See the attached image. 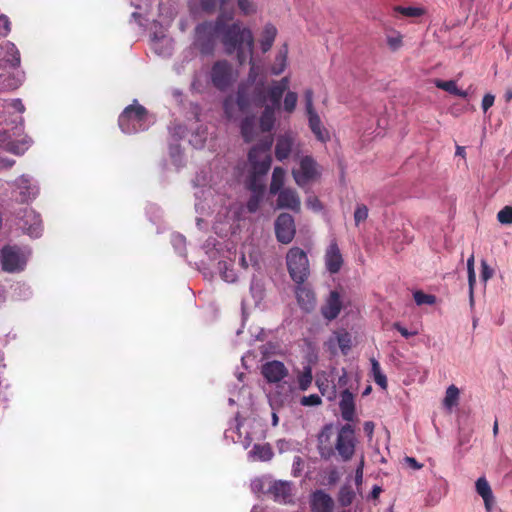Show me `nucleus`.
<instances>
[{
	"instance_id": "1",
	"label": "nucleus",
	"mask_w": 512,
	"mask_h": 512,
	"mask_svg": "<svg viewBox=\"0 0 512 512\" xmlns=\"http://www.w3.org/2000/svg\"><path fill=\"white\" fill-rule=\"evenodd\" d=\"M273 138L271 135H266L259 141L258 144L253 146L248 153V161L252 169V180L249 188L252 190V195L247 202V209L249 212L254 213L258 210L263 196V188L256 187V177L266 175L271 167V146Z\"/></svg>"
},
{
	"instance_id": "2",
	"label": "nucleus",
	"mask_w": 512,
	"mask_h": 512,
	"mask_svg": "<svg viewBox=\"0 0 512 512\" xmlns=\"http://www.w3.org/2000/svg\"><path fill=\"white\" fill-rule=\"evenodd\" d=\"M221 41L227 54L237 53L240 65L244 64L248 56L253 54L254 37L249 28L243 27L240 22L226 25L221 28Z\"/></svg>"
},
{
	"instance_id": "3",
	"label": "nucleus",
	"mask_w": 512,
	"mask_h": 512,
	"mask_svg": "<svg viewBox=\"0 0 512 512\" xmlns=\"http://www.w3.org/2000/svg\"><path fill=\"white\" fill-rule=\"evenodd\" d=\"M251 64L248 79L238 87L236 104L241 111H246L251 107H261L265 102L263 95V85L255 84L258 72L253 62L252 55L248 56Z\"/></svg>"
},
{
	"instance_id": "4",
	"label": "nucleus",
	"mask_w": 512,
	"mask_h": 512,
	"mask_svg": "<svg viewBox=\"0 0 512 512\" xmlns=\"http://www.w3.org/2000/svg\"><path fill=\"white\" fill-rule=\"evenodd\" d=\"M119 127L126 134H133L147 130L150 126L148 112L136 100L134 103L125 108L119 116Z\"/></svg>"
},
{
	"instance_id": "5",
	"label": "nucleus",
	"mask_w": 512,
	"mask_h": 512,
	"mask_svg": "<svg viewBox=\"0 0 512 512\" xmlns=\"http://www.w3.org/2000/svg\"><path fill=\"white\" fill-rule=\"evenodd\" d=\"M222 26V16H219L215 22L208 21L198 24L195 28L194 46L202 54H211L214 50L217 36H221Z\"/></svg>"
},
{
	"instance_id": "6",
	"label": "nucleus",
	"mask_w": 512,
	"mask_h": 512,
	"mask_svg": "<svg viewBox=\"0 0 512 512\" xmlns=\"http://www.w3.org/2000/svg\"><path fill=\"white\" fill-rule=\"evenodd\" d=\"M287 269L291 279L302 284L310 274L307 254L299 247H292L286 255Z\"/></svg>"
},
{
	"instance_id": "7",
	"label": "nucleus",
	"mask_w": 512,
	"mask_h": 512,
	"mask_svg": "<svg viewBox=\"0 0 512 512\" xmlns=\"http://www.w3.org/2000/svg\"><path fill=\"white\" fill-rule=\"evenodd\" d=\"M356 444L355 427L351 423L342 425L337 431L333 447L335 455L337 454L343 462L350 461L355 454Z\"/></svg>"
},
{
	"instance_id": "8",
	"label": "nucleus",
	"mask_w": 512,
	"mask_h": 512,
	"mask_svg": "<svg viewBox=\"0 0 512 512\" xmlns=\"http://www.w3.org/2000/svg\"><path fill=\"white\" fill-rule=\"evenodd\" d=\"M320 175L319 165L311 156L301 157L299 167L292 170V176L301 188H306L310 183L316 181Z\"/></svg>"
},
{
	"instance_id": "9",
	"label": "nucleus",
	"mask_w": 512,
	"mask_h": 512,
	"mask_svg": "<svg viewBox=\"0 0 512 512\" xmlns=\"http://www.w3.org/2000/svg\"><path fill=\"white\" fill-rule=\"evenodd\" d=\"M30 251L16 246H5L1 250L2 269L9 273L22 271L27 263Z\"/></svg>"
},
{
	"instance_id": "10",
	"label": "nucleus",
	"mask_w": 512,
	"mask_h": 512,
	"mask_svg": "<svg viewBox=\"0 0 512 512\" xmlns=\"http://www.w3.org/2000/svg\"><path fill=\"white\" fill-rule=\"evenodd\" d=\"M213 85L219 90L227 89L235 80L232 66L226 61H217L211 69L210 73Z\"/></svg>"
},
{
	"instance_id": "11",
	"label": "nucleus",
	"mask_w": 512,
	"mask_h": 512,
	"mask_svg": "<svg viewBox=\"0 0 512 512\" xmlns=\"http://www.w3.org/2000/svg\"><path fill=\"white\" fill-rule=\"evenodd\" d=\"M18 226L32 238H38L42 233L40 215L31 208H25L19 216Z\"/></svg>"
},
{
	"instance_id": "12",
	"label": "nucleus",
	"mask_w": 512,
	"mask_h": 512,
	"mask_svg": "<svg viewBox=\"0 0 512 512\" xmlns=\"http://www.w3.org/2000/svg\"><path fill=\"white\" fill-rule=\"evenodd\" d=\"M295 232L293 217L288 213L280 214L275 221L277 240L283 244H288L293 240Z\"/></svg>"
},
{
	"instance_id": "13",
	"label": "nucleus",
	"mask_w": 512,
	"mask_h": 512,
	"mask_svg": "<svg viewBox=\"0 0 512 512\" xmlns=\"http://www.w3.org/2000/svg\"><path fill=\"white\" fill-rule=\"evenodd\" d=\"M332 435L333 424L331 423L324 425L317 435V450L320 457L324 460H329L335 456L334 445L331 442Z\"/></svg>"
},
{
	"instance_id": "14",
	"label": "nucleus",
	"mask_w": 512,
	"mask_h": 512,
	"mask_svg": "<svg viewBox=\"0 0 512 512\" xmlns=\"http://www.w3.org/2000/svg\"><path fill=\"white\" fill-rule=\"evenodd\" d=\"M261 373L269 383H278L284 379L288 370L281 361H268L262 365Z\"/></svg>"
},
{
	"instance_id": "15",
	"label": "nucleus",
	"mask_w": 512,
	"mask_h": 512,
	"mask_svg": "<svg viewBox=\"0 0 512 512\" xmlns=\"http://www.w3.org/2000/svg\"><path fill=\"white\" fill-rule=\"evenodd\" d=\"M299 143L291 134L280 135L276 142L275 156L279 161L288 158L292 152L298 153Z\"/></svg>"
},
{
	"instance_id": "16",
	"label": "nucleus",
	"mask_w": 512,
	"mask_h": 512,
	"mask_svg": "<svg viewBox=\"0 0 512 512\" xmlns=\"http://www.w3.org/2000/svg\"><path fill=\"white\" fill-rule=\"evenodd\" d=\"M277 206L282 209L300 211L301 201L297 192L292 188H283L277 193Z\"/></svg>"
},
{
	"instance_id": "17",
	"label": "nucleus",
	"mask_w": 512,
	"mask_h": 512,
	"mask_svg": "<svg viewBox=\"0 0 512 512\" xmlns=\"http://www.w3.org/2000/svg\"><path fill=\"white\" fill-rule=\"evenodd\" d=\"M339 408L341 417L347 423L353 422L356 416L354 395L345 388L340 394Z\"/></svg>"
},
{
	"instance_id": "18",
	"label": "nucleus",
	"mask_w": 512,
	"mask_h": 512,
	"mask_svg": "<svg viewBox=\"0 0 512 512\" xmlns=\"http://www.w3.org/2000/svg\"><path fill=\"white\" fill-rule=\"evenodd\" d=\"M325 264L327 270L332 274L339 272L342 267L343 258L335 240L331 241L326 250Z\"/></svg>"
},
{
	"instance_id": "19",
	"label": "nucleus",
	"mask_w": 512,
	"mask_h": 512,
	"mask_svg": "<svg viewBox=\"0 0 512 512\" xmlns=\"http://www.w3.org/2000/svg\"><path fill=\"white\" fill-rule=\"evenodd\" d=\"M334 500L322 490L315 491L311 496L310 506L312 512H333Z\"/></svg>"
},
{
	"instance_id": "20",
	"label": "nucleus",
	"mask_w": 512,
	"mask_h": 512,
	"mask_svg": "<svg viewBox=\"0 0 512 512\" xmlns=\"http://www.w3.org/2000/svg\"><path fill=\"white\" fill-rule=\"evenodd\" d=\"M268 493L279 503H289L292 500V487L288 481H274L269 487Z\"/></svg>"
},
{
	"instance_id": "21",
	"label": "nucleus",
	"mask_w": 512,
	"mask_h": 512,
	"mask_svg": "<svg viewBox=\"0 0 512 512\" xmlns=\"http://www.w3.org/2000/svg\"><path fill=\"white\" fill-rule=\"evenodd\" d=\"M315 383L321 395L328 401L332 402L337 398V386L327 373L323 372L317 375Z\"/></svg>"
},
{
	"instance_id": "22",
	"label": "nucleus",
	"mask_w": 512,
	"mask_h": 512,
	"mask_svg": "<svg viewBox=\"0 0 512 512\" xmlns=\"http://www.w3.org/2000/svg\"><path fill=\"white\" fill-rule=\"evenodd\" d=\"M341 307L342 305L339 293L331 291L326 303L322 306L321 312L325 319L333 320L339 315Z\"/></svg>"
},
{
	"instance_id": "23",
	"label": "nucleus",
	"mask_w": 512,
	"mask_h": 512,
	"mask_svg": "<svg viewBox=\"0 0 512 512\" xmlns=\"http://www.w3.org/2000/svg\"><path fill=\"white\" fill-rule=\"evenodd\" d=\"M308 124L316 139L326 143L330 139L328 130L322 125L321 119L316 111L308 112Z\"/></svg>"
},
{
	"instance_id": "24",
	"label": "nucleus",
	"mask_w": 512,
	"mask_h": 512,
	"mask_svg": "<svg viewBox=\"0 0 512 512\" xmlns=\"http://www.w3.org/2000/svg\"><path fill=\"white\" fill-rule=\"evenodd\" d=\"M0 57L12 67L20 65V52L16 45L10 41L3 43L0 47Z\"/></svg>"
},
{
	"instance_id": "25",
	"label": "nucleus",
	"mask_w": 512,
	"mask_h": 512,
	"mask_svg": "<svg viewBox=\"0 0 512 512\" xmlns=\"http://www.w3.org/2000/svg\"><path fill=\"white\" fill-rule=\"evenodd\" d=\"M16 184L20 190L22 201H29L37 196L38 188L36 185L32 184L28 176L22 175L16 180Z\"/></svg>"
},
{
	"instance_id": "26",
	"label": "nucleus",
	"mask_w": 512,
	"mask_h": 512,
	"mask_svg": "<svg viewBox=\"0 0 512 512\" xmlns=\"http://www.w3.org/2000/svg\"><path fill=\"white\" fill-rule=\"evenodd\" d=\"M296 297L297 302L300 305V307L305 311H311L315 306V295L306 287L301 286V284H298L296 288Z\"/></svg>"
},
{
	"instance_id": "27",
	"label": "nucleus",
	"mask_w": 512,
	"mask_h": 512,
	"mask_svg": "<svg viewBox=\"0 0 512 512\" xmlns=\"http://www.w3.org/2000/svg\"><path fill=\"white\" fill-rule=\"evenodd\" d=\"M337 344L341 350V352L346 355L349 350L351 349V335L345 331H337L334 333L333 337L329 340V345L332 346L334 344Z\"/></svg>"
},
{
	"instance_id": "28",
	"label": "nucleus",
	"mask_w": 512,
	"mask_h": 512,
	"mask_svg": "<svg viewBox=\"0 0 512 512\" xmlns=\"http://www.w3.org/2000/svg\"><path fill=\"white\" fill-rule=\"evenodd\" d=\"M241 134L245 142H252L258 136L255 117H246L241 123Z\"/></svg>"
},
{
	"instance_id": "29",
	"label": "nucleus",
	"mask_w": 512,
	"mask_h": 512,
	"mask_svg": "<svg viewBox=\"0 0 512 512\" xmlns=\"http://www.w3.org/2000/svg\"><path fill=\"white\" fill-rule=\"evenodd\" d=\"M277 35V29L272 24H266L264 26L262 37L260 40L261 50L266 53L272 47Z\"/></svg>"
},
{
	"instance_id": "30",
	"label": "nucleus",
	"mask_w": 512,
	"mask_h": 512,
	"mask_svg": "<svg viewBox=\"0 0 512 512\" xmlns=\"http://www.w3.org/2000/svg\"><path fill=\"white\" fill-rule=\"evenodd\" d=\"M276 108L266 105L260 117V130L264 133L270 132L275 123Z\"/></svg>"
},
{
	"instance_id": "31",
	"label": "nucleus",
	"mask_w": 512,
	"mask_h": 512,
	"mask_svg": "<svg viewBox=\"0 0 512 512\" xmlns=\"http://www.w3.org/2000/svg\"><path fill=\"white\" fill-rule=\"evenodd\" d=\"M248 455L252 460L269 461L273 457V451L268 444L254 445Z\"/></svg>"
},
{
	"instance_id": "32",
	"label": "nucleus",
	"mask_w": 512,
	"mask_h": 512,
	"mask_svg": "<svg viewBox=\"0 0 512 512\" xmlns=\"http://www.w3.org/2000/svg\"><path fill=\"white\" fill-rule=\"evenodd\" d=\"M285 176L286 171L283 168H274L269 189L272 195H276L279 192V190L283 189Z\"/></svg>"
},
{
	"instance_id": "33",
	"label": "nucleus",
	"mask_w": 512,
	"mask_h": 512,
	"mask_svg": "<svg viewBox=\"0 0 512 512\" xmlns=\"http://www.w3.org/2000/svg\"><path fill=\"white\" fill-rule=\"evenodd\" d=\"M435 86L439 89H442L452 95L466 98L467 92L459 89L454 80L443 81V80H435Z\"/></svg>"
},
{
	"instance_id": "34",
	"label": "nucleus",
	"mask_w": 512,
	"mask_h": 512,
	"mask_svg": "<svg viewBox=\"0 0 512 512\" xmlns=\"http://www.w3.org/2000/svg\"><path fill=\"white\" fill-rule=\"evenodd\" d=\"M370 362H371V373H372L375 383L377 385H379L382 389H386L387 378H386V375L382 372L379 362L375 358H372L370 360Z\"/></svg>"
},
{
	"instance_id": "35",
	"label": "nucleus",
	"mask_w": 512,
	"mask_h": 512,
	"mask_svg": "<svg viewBox=\"0 0 512 512\" xmlns=\"http://www.w3.org/2000/svg\"><path fill=\"white\" fill-rule=\"evenodd\" d=\"M31 138L25 136L20 141H11L7 144V150L16 155H22L31 145Z\"/></svg>"
},
{
	"instance_id": "36",
	"label": "nucleus",
	"mask_w": 512,
	"mask_h": 512,
	"mask_svg": "<svg viewBox=\"0 0 512 512\" xmlns=\"http://www.w3.org/2000/svg\"><path fill=\"white\" fill-rule=\"evenodd\" d=\"M354 498H355V492L351 486L345 485L340 488L337 500H338V503L342 507L350 506L352 504Z\"/></svg>"
},
{
	"instance_id": "37",
	"label": "nucleus",
	"mask_w": 512,
	"mask_h": 512,
	"mask_svg": "<svg viewBox=\"0 0 512 512\" xmlns=\"http://www.w3.org/2000/svg\"><path fill=\"white\" fill-rule=\"evenodd\" d=\"M285 92L274 83L267 90V99L270 102V106L278 109L280 107V101Z\"/></svg>"
},
{
	"instance_id": "38",
	"label": "nucleus",
	"mask_w": 512,
	"mask_h": 512,
	"mask_svg": "<svg viewBox=\"0 0 512 512\" xmlns=\"http://www.w3.org/2000/svg\"><path fill=\"white\" fill-rule=\"evenodd\" d=\"M228 0H199V9L207 14H212L222 8Z\"/></svg>"
},
{
	"instance_id": "39",
	"label": "nucleus",
	"mask_w": 512,
	"mask_h": 512,
	"mask_svg": "<svg viewBox=\"0 0 512 512\" xmlns=\"http://www.w3.org/2000/svg\"><path fill=\"white\" fill-rule=\"evenodd\" d=\"M460 391L455 385H450L445 394L443 404L447 409H451L458 404Z\"/></svg>"
},
{
	"instance_id": "40",
	"label": "nucleus",
	"mask_w": 512,
	"mask_h": 512,
	"mask_svg": "<svg viewBox=\"0 0 512 512\" xmlns=\"http://www.w3.org/2000/svg\"><path fill=\"white\" fill-rule=\"evenodd\" d=\"M313 380L312 368L307 365L303 368L302 372L298 375L297 381L301 391H306Z\"/></svg>"
},
{
	"instance_id": "41",
	"label": "nucleus",
	"mask_w": 512,
	"mask_h": 512,
	"mask_svg": "<svg viewBox=\"0 0 512 512\" xmlns=\"http://www.w3.org/2000/svg\"><path fill=\"white\" fill-rule=\"evenodd\" d=\"M287 66V49L280 50L276 56L275 63L271 67V73L273 75H280Z\"/></svg>"
},
{
	"instance_id": "42",
	"label": "nucleus",
	"mask_w": 512,
	"mask_h": 512,
	"mask_svg": "<svg viewBox=\"0 0 512 512\" xmlns=\"http://www.w3.org/2000/svg\"><path fill=\"white\" fill-rule=\"evenodd\" d=\"M467 274H468V284H469V296L470 303L473 304V290L474 285L476 283V275L474 270V255L472 254L467 260Z\"/></svg>"
},
{
	"instance_id": "43",
	"label": "nucleus",
	"mask_w": 512,
	"mask_h": 512,
	"mask_svg": "<svg viewBox=\"0 0 512 512\" xmlns=\"http://www.w3.org/2000/svg\"><path fill=\"white\" fill-rule=\"evenodd\" d=\"M475 488L477 493L482 497V499H486L487 497L493 496L490 484L488 483L485 477H480L477 479L475 483Z\"/></svg>"
},
{
	"instance_id": "44",
	"label": "nucleus",
	"mask_w": 512,
	"mask_h": 512,
	"mask_svg": "<svg viewBox=\"0 0 512 512\" xmlns=\"http://www.w3.org/2000/svg\"><path fill=\"white\" fill-rule=\"evenodd\" d=\"M298 101V95L296 92L288 91L285 94L284 101H283V109L287 113L294 112L296 105Z\"/></svg>"
},
{
	"instance_id": "45",
	"label": "nucleus",
	"mask_w": 512,
	"mask_h": 512,
	"mask_svg": "<svg viewBox=\"0 0 512 512\" xmlns=\"http://www.w3.org/2000/svg\"><path fill=\"white\" fill-rule=\"evenodd\" d=\"M413 298L418 306L433 305L436 302V297L432 294H426L420 290L413 293Z\"/></svg>"
},
{
	"instance_id": "46",
	"label": "nucleus",
	"mask_w": 512,
	"mask_h": 512,
	"mask_svg": "<svg viewBox=\"0 0 512 512\" xmlns=\"http://www.w3.org/2000/svg\"><path fill=\"white\" fill-rule=\"evenodd\" d=\"M154 50L161 55L169 53L171 48V40L168 38L157 39L153 44Z\"/></svg>"
},
{
	"instance_id": "47",
	"label": "nucleus",
	"mask_w": 512,
	"mask_h": 512,
	"mask_svg": "<svg viewBox=\"0 0 512 512\" xmlns=\"http://www.w3.org/2000/svg\"><path fill=\"white\" fill-rule=\"evenodd\" d=\"M497 220L503 225L512 224V206H505L497 213Z\"/></svg>"
},
{
	"instance_id": "48",
	"label": "nucleus",
	"mask_w": 512,
	"mask_h": 512,
	"mask_svg": "<svg viewBox=\"0 0 512 512\" xmlns=\"http://www.w3.org/2000/svg\"><path fill=\"white\" fill-rule=\"evenodd\" d=\"M172 244L175 250L180 254H185V237L181 234H174L172 236Z\"/></svg>"
},
{
	"instance_id": "49",
	"label": "nucleus",
	"mask_w": 512,
	"mask_h": 512,
	"mask_svg": "<svg viewBox=\"0 0 512 512\" xmlns=\"http://www.w3.org/2000/svg\"><path fill=\"white\" fill-rule=\"evenodd\" d=\"M238 7L244 15H250L256 12V6L250 0H238Z\"/></svg>"
},
{
	"instance_id": "50",
	"label": "nucleus",
	"mask_w": 512,
	"mask_h": 512,
	"mask_svg": "<svg viewBox=\"0 0 512 512\" xmlns=\"http://www.w3.org/2000/svg\"><path fill=\"white\" fill-rule=\"evenodd\" d=\"M368 217V208L365 205H358L354 212V220L356 225L366 220Z\"/></svg>"
},
{
	"instance_id": "51",
	"label": "nucleus",
	"mask_w": 512,
	"mask_h": 512,
	"mask_svg": "<svg viewBox=\"0 0 512 512\" xmlns=\"http://www.w3.org/2000/svg\"><path fill=\"white\" fill-rule=\"evenodd\" d=\"M300 403L303 406H318L322 403V400L317 394H311L309 396H303Z\"/></svg>"
},
{
	"instance_id": "52",
	"label": "nucleus",
	"mask_w": 512,
	"mask_h": 512,
	"mask_svg": "<svg viewBox=\"0 0 512 512\" xmlns=\"http://www.w3.org/2000/svg\"><path fill=\"white\" fill-rule=\"evenodd\" d=\"M494 275V270L488 265V263L485 260L481 261V280L483 282H487L489 279H491Z\"/></svg>"
},
{
	"instance_id": "53",
	"label": "nucleus",
	"mask_w": 512,
	"mask_h": 512,
	"mask_svg": "<svg viewBox=\"0 0 512 512\" xmlns=\"http://www.w3.org/2000/svg\"><path fill=\"white\" fill-rule=\"evenodd\" d=\"M11 31V23L9 18L1 14L0 15V36L5 37L7 36Z\"/></svg>"
},
{
	"instance_id": "54",
	"label": "nucleus",
	"mask_w": 512,
	"mask_h": 512,
	"mask_svg": "<svg viewBox=\"0 0 512 512\" xmlns=\"http://www.w3.org/2000/svg\"><path fill=\"white\" fill-rule=\"evenodd\" d=\"M220 264V269L222 270L224 268V270L222 271V279L225 280L226 282H234L236 280V274L234 272L233 269H229L226 265V263H219Z\"/></svg>"
},
{
	"instance_id": "55",
	"label": "nucleus",
	"mask_w": 512,
	"mask_h": 512,
	"mask_svg": "<svg viewBox=\"0 0 512 512\" xmlns=\"http://www.w3.org/2000/svg\"><path fill=\"white\" fill-rule=\"evenodd\" d=\"M223 108L227 118H234V99L232 96H229L225 99Z\"/></svg>"
},
{
	"instance_id": "56",
	"label": "nucleus",
	"mask_w": 512,
	"mask_h": 512,
	"mask_svg": "<svg viewBox=\"0 0 512 512\" xmlns=\"http://www.w3.org/2000/svg\"><path fill=\"white\" fill-rule=\"evenodd\" d=\"M306 113L316 111L313 106V91L307 89L304 93Z\"/></svg>"
},
{
	"instance_id": "57",
	"label": "nucleus",
	"mask_w": 512,
	"mask_h": 512,
	"mask_svg": "<svg viewBox=\"0 0 512 512\" xmlns=\"http://www.w3.org/2000/svg\"><path fill=\"white\" fill-rule=\"evenodd\" d=\"M306 205L308 208L312 209L313 211H321L322 210V204L320 200L315 196H309L306 200Z\"/></svg>"
},
{
	"instance_id": "58",
	"label": "nucleus",
	"mask_w": 512,
	"mask_h": 512,
	"mask_svg": "<svg viewBox=\"0 0 512 512\" xmlns=\"http://www.w3.org/2000/svg\"><path fill=\"white\" fill-rule=\"evenodd\" d=\"M393 328L396 329L405 338L417 335V331H409L405 327H403L399 322H395L393 324Z\"/></svg>"
},
{
	"instance_id": "59",
	"label": "nucleus",
	"mask_w": 512,
	"mask_h": 512,
	"mask_svg": "<svg viewBox=\"0 0 512 512\" xmlns=\"http://www.w3.org/2000/svg\"><path fill=\"white\" fill-rule=\"evenodd\" d=\"M338 388H345L348 384V375L346 370L343 368L341 370V374L338 375L337 383H335Z\"/></svg>"
},
{
	"instance_id": "60",
	"label": "nucleus",
	"mask_w": 512,
	"mask_h": 512,
	"mask_svg": "<svg viewBox=\"0 0 512 512\" xmlns=\"http://www.w3.org/2000/svg\"><path fill=\"white\" fill-rule=\"evenodd\" d=\"M402 14L408 17H417L421 15V9L415 7L400 8Z\"/></svg>"
},
{
	"instance_id": "61",
	"label": "nucleus",
	"mask_w": 512,
	"mask_h": 512,
	"mask_svg": "<svg viewBox=\"0 0 512 512\" xmlns=\"http://www.w3.org/2000/svg\"><path fill=\"white\" fill-rule=\"evenodd\" d=\"M387 43L393 50H396L401 46V36L398 34L395 36H388Z\"/></svg>"
},
{
	"instance_id": "62",
	"label": "nucleus",
	"mask_w": 512,
	"mask_h": 512,
	"mask_svg": "<svg viewBox=\"0 0 512 512\" xmlns=\"http://www.w3.org/2000/svg\"><path fill=\"white\" fill-rule=\"evenodd\" d=\"M495 97L492 94H486L484 95L482 99V109L484 112H486L493 104H494Z\"/></svg>"
},
{
	"instance_id": "63",
	"label": "nucleus",
	"mask_w": 512,
	"mask_h": 512,
	"mask_svg": "<svg viewBox=\"0 0 512 512\" xmlns=\"http://www.w3.org/2000/svg\"><path fill=\"white\" fill-rule=\"evenodd\" d=\"M9 105L15 110H17L19 113H23L25 110V107L20 99L11 100Z\"/></svg>"
},
{
	"instance_id": "64",
	"label": "nucleus",
	"mask_w": 512,
	"mask_h": 512,
	"mask_svg": "<svg viewBox=\"0 0 512 512\" xmlns=\"http://www.w3.org/2000/svg\"><path fill=\"white\" fill-rule=\"evenodd\" d=\"M483 501H484L486 511L492 512L494 504H495L494 496L487 497L486 499H483Z\"/></svg>"
}]
</instances>
